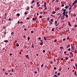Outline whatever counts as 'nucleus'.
Masks as SVG:
<instances>
[{
  "instance_id": "ea45409f",
  "label": "nucleus",
  "mask_w": 77,
  "mask_h": 77,
  "mask_svg": "<svg viewBox=\"0 0 77 77\" xmlns=\"http://www.w3.org/2000/svg\"><path fill=\"white\" fill-rule=\"evenodd\" d=\"M68 51H71V49L70 48H69L68 49Z\"/></svg>"
},
{
  "instance_id": "1a4fd4ad",
  "label": "nucleus",
  "mask_w": 77,
  "mask_h": 77,
  "mask_svg": "<svg viewBox=\"0 0 77 77\" xmlns=\"http://www.w3.org/2000/svg\"><path fill=\"white\" fill-rule=\"evenodd\" d=\"M32 20H33V21H35L36 20V19L35 18H32Z\"/></svg>"
},
{
  "instance_id": "a211bd4d",
  "label": "nucleus",
  "mask_w": 77,
  "mask_h": 77,
  "mask_svg": "<svg viewBox=\"0 0 77 77\" xmlns=\"http://www.w3.org/2000/svg\"><path fill=\"white\" fill-rule=\"evenodd\" d=\"M65 17H66L67 18H68V16L67 14H65Z\"/></svg>"
},
{
  "instance_id": "680f3d73",
  "label": "nucleus",
  "mask_w": 77,
  "mask_h": 77,
  "mask_svg": "<svg viewBox=\"0 0 77 77\" xmlns=\"http://www.w3.org/2000/svg\"><path fill=\"white\" fill-rule=\"evenodd\" d=\"M11 71L12 72H14V69H11Z\"/></svg>"
},
{
  "instance_id": "bb28decb",
  "label": "nucleus",
  "mask_w": 77,
  "mask_h": 77,
  "mask_svg": "<svg viewBox=\"0 0 77 77\" xmlns=\"http://www.w3.org/2000/svg\"><path fill=\"white\" fill-rule=\"evenodd\" d=\"M40 44L41 45H43V43H40Z\"/></svg>"
},
{
  "instance_id": "20e7f679",
  "label": "nucleus",
  "mask_w": 77,
  "mask_h": 77,
  "mask_svg": "<svg viewBox=\"0 0 77 77\" xmlns=\"http://www.w3.org/2000/svg\"><path fill=\"white\" fill-rule=\"evenodd\" d=\"M75 4H77V0H75V1L73 2Z\"/></svg>"
},
{
  "instance_id": "c85d7f7f",
  "label": "nucleus",
  "mask_w": 77,
  "mask_h": 77,
  "mask_svg": "<svg viewBox=\"0 0 77 77\" xmlns=\"http://www.w3.org/2000/svg\"><path fill=\"white\" fill-rule=\"evenodd\" d=\"M32 45V48H35V47H34V46H33V45Z\"/></svg>"
},
{
  "instance_id": "473e14b6",
  "label": "nucleus",
  "mask_w": 77,
  "mask_h": 77,
  "mask_svg": "<svg viewBox=\"0 0 77 77\" xmlns=\"http://www.w3.org/2000/svg\"><path fill=\"white\" fill-rule=\"evenodd\" d=\"M24 14L25 15H27V12H25L24 13Z\"/></svg>"
},
{
  "instance_id": "9d476101",
  "label": "nucleus",
  "mask_w": 77,
  "mask_h": 77,
  "mask_svg": "<svg viewBox=\"0 0 77 77\" xmlns=\"http://www.w3.org/2000/svg\"><path fill=\"white\" fill-rule=\"evenodd\" d=\"M27 39H28V41H29V40L30 39V37H28V38H27Z\"/></svg>"
},
{
  "instance_id": "0e129e2a",
  "label": "nucleus",
  "mask_w": 77,
  "mask_h": 77,
  "mask_svg": "<svg viewBox=\"0 0 77 77\" xmlns=\"http://www.w3.org/2000/svg\"><path fill=\"white\" fill-rule=\"evenodd\" d=\"M9 55H10V56H12V54L11 53L10 54H9Z\"/></svg>"
},
{
  "instance_id": "a18cd8bd",
  "label": "nucleus",
  "mask_w": 77,
  "mask_h": 77,
  "mask_svg": "<svg viewBox=\"0 0 77 77\" xmlns=\"http://www.w3.org/2000/svg\"><path fill=\"white\" fill-rule=\"evenodd\" d=\"M37 5V6L38 7H39V6H40V4H38V5Z\"/></svg>"
},
{
  "instance_id": "6e6552de",
  "label": "nucleus",
  "mask_w": 77,
  "mask_h": 77,
  "mask_svg": "<svg viewBox=\"0 0 77 77\" xmlns=\"http://www.w3.org/2000/svg\"><path fill=\"white\" fill-rule=\"evenodd\" d=\"M4 42H8V40H5L4 41Z\"/></svg>"
},
{
  "instance_id": "3c124183",
  "label": "nucleus",
  "mask_w": 77,
  "mask_h": 77,
  "mask_svg": "<svg viewBox=\"0 0 77 77\" xmlns=\"http://www.w3.org/2000/svg\"><path fill=\"white\" fill-rule=\"evenodd\" d=\"M41 37H39L38 38L39 40H41Z\"/></svg>"
},
{
  "instance_id": "4be33fe9",
  "label": "nucleus",
  "mask_w": 77,
  "mask_h": 77,
  "mask_svg": "<svg viewBox=\"0 0 77 77\" xmlns=\"http://www.w3.org/2000/svg\"><path fill=\"white\" fill-rule=\"evenodd\" d=\"M17 16H20V14L19 13H17Z\"/></svg>"
},
{
  "instance_id": "f03ea898",
  "label": "nucleus",
  "mask_w": 77,
  "mask_h": 77,
  "mask_svg": "<svg viewBox=\"0 0 77 77\" xmlns=\"http://www.w3.org/2000/svg\"><path fill=\"white\" fill-rule=\"evenodd\" d=\"M65 17V16H63L61 17V19L62 20H63V19H64V18Z\"/></svg>"
},
{
  "instance_id": "052dcab7",
  "label": "nucleus",
  "mask_w": 77,
  "mask_h": 77,
  "mask_svg": "<svg viewBox=\"0 0 77 77\" xmlns=\"http://www.w3.org/2000/svg\"><path fill=\"white\" fill-rule=\"evenodd\" d=\"M31 33H33V31H31Z\"/></svg>"
},
{
  "instance_id": "5fc2aeb1",
  "label": "nucleus",
  "mask_w": 77,
  "mask_h": 77,
  "mask_svg": "<svg viewBox=\"0 0 77 77\" xmlns=\"http://www.w3.org/2000/svg\"><path fill=\"white\" fill-rule=\"evenodd\" d=\"M57 72H55V74H57Z\"/></svg>"
},
{
  "instance_id": "e433bc0d",
  "label": "nucleus",
  "mask_w": 77,
  "mask_h": 77,
  "mask_svg": "<svg viewBox=\"0 0 77 77\" xmlns=\"http://www.w3.org/2000/svg\"><path fill=\"white\" fill-rule=\"evenodd\" d=\"M52 24H53V23L52 22H51L50 24V25H52Z\"/></svg>"
},
{
  "instance_id": "393cba45",
  "label": "nucleus",
  "mask_w": 77,
  "mask_h": 77,
  "mask_svg": "<svg viewBox=\"0 0 77 77\" xmlns=\"http://www.w3.org/2000/svg\"><path fill=\"white\" fill-rule=\"evenodd\" d=\"M42 16H39L40 18H42Z\"/></svg>"
},
{
  "instance_id": "338daca9",
  "label": "nucleus",
  "mask_w": 77,
  "mask_h": 77,
  "mask_svg": "<svg viewBox=\"0 0 77 77\" xmlns=\"http://www.w3.org/2000/svg\"><path fill=\"white\" fill-rule=\"evenodd\" d=\"M74 74H75V75H76V76H77V74H76V73H74Z\"/></svg>"
},
{
  "instance_id": "2eb2a0df",
  "label": "nucleus",
  "mask_w": 77,
  "mask_h": 77,
  "mask_svg": "<svg viewBox=\"0 0 77 77\" xmlns=\"http://www.w3.org/2000/svg\"><path fill=\"white\" fill-rule=\"evenodd\" d=\"M44 39L45 40V41L47 40V38H45V37H44Z\"/></svg>"
},
{
  "instance_id": "0eeeda50",
  "label": "nucleus",
  "mask_w": 77,
  "mask_h": 77,
  "mask_svg": "<svg viewBox=\"0 0 77 77\" xmlns=\"http://www.w3.org/2000/svg\"><path fill=\"white\" fill-rule=\"evenodd\" d=\"M71 11L69 10V15H70L71 14Z\"/></svg>"
},
{
  "instance_id": "72a5a7b5",
  "label": "nucleus",
  "mask_w": 77,
  "mask_h": 77,
  "mask_svg": "<svg viewBox=\"0 0 77 77\" xmlns=\"http://www.w3.org/2000/svg\"><path fill=\"white\" fill-rule=\"evenodd\" d=\"M60 49H63V47H60Z\"/></svg>"
},
{
  "instance_id": "423d86ee",
  "label": "nucleus",
  "mask_w": 77,
  "mask_h": 77,
  "mask_svg": "<svg viewBox=\"0 0 77 77\" xmlns=\"http://www.w3.org/2000/svg\"><path fill=\"white\" fill-rule=\"evenodd\" d=\"M26 58H27V59H29V55H27L26 56Z\"/></svg>"
},
{
  "instance_id": "f704fd0d",
  "label": "nucleus",
  "mask_w": 77,
  "mask_h": 77,
  "mask_svg": "<svg viewBox=\"0 0 77 77\" xmlns=\"http://www.w3.org/2000/svg\"><path fill=\"white\" fill-rule=\"evenodd\" d=\"M68 58L66 57V60H68Z\"/></svg>"
},
{
  "instance_id": "412c9836",
  "label": "nucleus",
  "mask_w": 77,
  "mask_h": 77,
  "mask_svg": "<svg viewBox=\"0 0 77 77\" xmlns=\"http://www.w3.org/2000/svg\"><path fill=\"white\" fill-rule=\"evenodd\" d=\"M6 15H7V14H6V13L5 14V18H6Z\"/></svg>"
},
{
  "instance_id": "13d9d810",
  "label": "nucleus",
  "mask_w": 77,
  "mask_h": 77,
  "mask_svg": "<svg viewBox=\"0 0 77 77\" xmlns=\"http://www.w3.org/2000/svg\"><path fill=\"white\" fill-rule=\"evenodd\" d=\"M68 12L67 11H66V14H68Z\"/></svg>"
},
{
  "instance_id": "603ef678",
  "label": "nucleus",
  "mask_w": 77,
  "mask_h": 77,
  "mask_svg": "<svg viewBox=\"0 0 77 77\" xmlns=\"http://www.w3.org/2000/svg\"><path fill=\"white\" fill-rule=\"evenodd\" d=\"M17 41L15 40L14 42V43H17Z\"/></svg>"
},
{
  "instance_id": "9b49d317",
  "label": "nucleus",
  "mask_w": 77,
  "mask_h": 77,
  "mask_svg": "<svg viewBox=\"0 0 77 77\" xmlns=\"http://www.w3.org/2000/svg\"><path fill=\"white\" fill-rule=\"evenodd\" d=\"M56 11H53L52 12L53 14H56Z\"/></svg>"
},
{
  "instance_id": "c756f323",
  "label": "nucleus",
  "mask_w": 77,
  "mask_h": 77,
  "mask_svg": "<svg viewBox=\"0 0 77 77\" xmlns=\"http://www.w3.org/2000/svg\"><path fill=\"white\" fill-rule=\"evenodd\" d=\"M43 53H45V50H43Z\"/></svg>"
},
{
  "instance_id": "aec40b11",
  "label": "nucleus",
  "mask_w": 77,
  "mask_h": 77,
  "mask_svg": "<svg viewBox=\"0 0 77 77\" xmlns=\"http://www.w3.org/2000/svg\"><path fill=\"white\" fill-rule=\"evenodd\" d=\"M66 9H64L63 10L64 12H66Z\"/></svg>"
},
{
  "instance_id": "c03bdc74",
  "label": "nucleus",
  "mask_w": 77,
  "mask_h": 77,
  "mask_svg": "<svg viewBox=\"0 0 77 77\" xmlns=\"http://www.w3.org/2000/svg\"><path fill=\"white\" fill-rule=\"evenodd\" d=\"M27 20H29L30 19V18L29 17H27L26 18Z\"/></svg>"
},
{
  "instance_id": "4d7b16f0",
  "label": "nucleus",
  "mask_w": 77,
  "mask_h": 77,
  "mask_svg": "<svg viewBox=\"0 0 77 77\" xmlns=\"http://www.w3.org/2000/svg\"><path fill=\"white\" fill-rule=\"evenodd\" d=\"M63 41H65V40H66V39H65V38H64L63 39Z\"/></svg>"
},
{
  "instance_id": "6ab92c4d",
  "label": "nucleus",
  "mask_w": 77,
  "mask_h": 77,
  "mask_svg": "<svg viewBox=\"0 0 77 77\" xmlns=\"http://www.w3.org/2000/svg\"><path fill=\"white\" fill-rule=\"evenodd\" d=\"M16 46L17 47H19V45L18 44V43L16 44Z\"/></svg>"
},
{
  "instance_id": "f8f14e48",
  "label": "nucleus",
  "mask_w": 77,
  "mask_h": 77,
  "mask_svg": "<svg viewBox=\"0 0 77 77\" xmlns=\"http://www.w3.org/2000/svg\"><path fill=\"white\" fill-rule=\"evenodd\" d=\"M63 16H65V12H63Z\"/></svg>"
},
{
  "instance_id": "8fccbe9b",
  "label": "nucleus",
  "mask_w": 77,
  "mask_h": 77,
  "mask_svg": "<svg viewBox=\"0 0 77 77\" xmlns=\"http://www.w3.org/2000/svg\"><path fill=\"white\" fill-rule=\"evenodd\" d=\"M11 35H14V33L13 32H12L11 33Z\"/></svg>"
},
{
  "instance_id": "5701e85b",
  "label": "nucleus",
  "mask_w": 77,
  "mask_h": 77,
  "mask_svg": "<svg viewBox=\"0 0 77 77\" xmlns=\"http://www.w3.org/2000/svg\"><path fill=\"white\" fill-rule=\"evenodd\" d=\"M74 4H75L74 2H73L72 4V6H74Z\"/></svg>"
},
{
  "instance_id": "7c9ffc66",
  "label": "nucleus",
  "mask_w": 77,
  "mask_h": 77,
  "mask_svg": "<svg viewBox=\"0 0 77 77\" xmlns=\"http://www.w3.org/2000/svg\"><path fill=\"white\" fill-rule=\"evenodd\" d=\"M62 15V14H60V13H58L57 14L58 15Z\"/></svg>"
},
{
  "instance_id": "774afa93",
  "label": "nucleus",
  "mask_w": 77,
  "mask_h": 77,
  "mask_svg": "<svg viewBox=\"0 0 77 77\" xmlns=\"http://www.w3.org/2000/svg\"><path fill=\"white\" fill-rule=\"evenodd\" d=\"M54 69H56V67H54Z\"/></svg>"
},
{
  "instance_id": "bf43d9fd",
  "label": "nucleus",
  "mask_w": 77,
  "mask_h": 77,
  "mask_svg": "<svg viewBox=\"0 0 77 77\" xmlns=\"http://www.w3.org/2000/svg\"><path fill=\"white\" fill-rule=\"evenodd\" d=\"M17 23L18 24H20V21H18L17 22Z\"/></svg>"
},
{
  "instance_id": "a878e982",
  "label": "nucleus",
  "mask_w": 77,
  "mask_h": 77,
  "mask_svg": "<svg viewBox=\"0 0 77 77\" xmlns=\"http://www.w3.org/2000/svg\"><path fill=\"white\" fill-rule=\"evenodd\" d=\"M57 21L56 20V21H55V24H57Z\"/></svg>"
},
{
  "instance_id": "4c0bfd02",
  "label": "nucleus",
  "mask_w": 77,
  "mask_h": 77,
  "mask_svg": "<svg viewBox=\"0 0 77 77\" xmlns=\"http://www.w3.org/2000/svg\"><path fill=\"white\" fill-rule=\"evenodd\" d=\"M50 63H51V64H53V62L52 61H51Z\"/></svg>"
},
{
  "instance_id": "a19ab883",
  "label": "nucleus",
  "mask_w": 77,
  "mask_h": 77,
  "mask_svg": "<svg viewBox=\"0 0 77 77\" xmlns=\"http://www.w3.org/2000/svg\"><path fill=\"white\" fill-rule=\"evenodd\" d=\"M59 25V23H57V24L55 25L56 26H57Z\"/></svg>"
},
{
  "instance_id": "6e6d98bb",
  "label": "nucleus",
  "mask_w": 77,
  "mask_h": 77,
  "mask_svg": "<svg viewBox=\"0 0 77 77\" xmlns=\"http://www.w3.org/2000/svg\"><path fill=\"white\" fill-rule=\"evenodd\" d=\"M77 25L76 24L75 25V27H77Z\"/></svg>"
},
{
  "instance_id": "09e8293b",
  "label": "nucleus",
  "mask_w": 77,
  "mask_h": 77,
  "mask_svg": "<svg viewBox=\"0 0 77 77\" xmlns=\"http://www.w3.org/2000/svg\"><path fill=\"white\" fill-rule=\"evenodd\" d=\"M67 40H69V38L67 37Z\"/></svg>"
},
{
  "instance_id": "b1692460",
  "label": "nucleus",
  "mask_w": 77,
  "mask_h": 77,
  "mask_svg": "<svg viewBox=\"0 0 77 77\" xmlns=\"http://www.w3.org/2000/svg\"><path fill=\"white\" fill-rule=\"evenodd\" d=\"M54 76L55 77H58V76H57V75H54Z\"/></svg>"
},
{
  "instance_id": "58836bf2",
  "label": "nucleus",
  "mask_w": 77,
  "mask_h": 77,
  "mask_svg": "<svg viewBox=\"0 0 77 77\" xmlns=\"http://www.w3.org/2000/svg\"><path fill=\"white\" fill-rule=\"evenodd\" d=\"M32 3H35V1H34V0H33V1H32Z\"/></svg>"
},
{
  "instance_id": "864d4df0",
  "label": "nucleus",
  "mask_w": 77,
  "mask_h": 77,
  "mask_svg": "<svg viewBox=\"0 0 77 77\" xmlns=\"http://www.w3.org/2000/svg\"><path fill=\"white\" fill-rule=\"evenodd\" d=\"M36 4L37 5H39V2H37Z\"/></svg>"
},
{
  "instance_id": "79ce46f5",
  "label": "nucleus",
  "mask_w": 77,
  "mask_h": 77,
  "mask_svg": "<svg viewBox=\"0 0 77 77\" xmlns=\"http://www.w3.org/2000/svg\"><path fill=\"white\" fill-rule=\"evenodd\" d=\"M69 10H71V7H69Z\"/></svg>"
},
{
  "instance_id": "69168bd1",
  "label": "nucleus",
  "mask_w": 77,
  "mask_h": 77,
  "mask_svg": "<svg viewBox=\"0 0 77 77\" xmlns=\"http://www.w3.org/2000/svg\"><path fill=\"white\" fill-rule=\"evenodd\" d=\"M23 38H25V39H26V36L24 35Z\"/></svg>"
},
{
  "instance_id": "de8ad7c7",
  "label": "nucleus",
  "mask_w": 77,
  "mask_h": 77,
  "mask_svg": "<svg viewBox=\"0 0 77 77\" xmlns=\"http://www.w3.org/2000/svg\"><path fill=\"white\" fill-rule=\"evenodd\" d=\"M47 20H48V21H49V20H50V19H49V17H48V18H47Z\"/></svg>"
},
{
  "instance_id": "cd10ccee",
  "label": "nucleus",
  "mask_w": 77,
  "mask_h": 77,
  "mask_svg": "<svg viewBox=\"0 0 77 77\" xmlns=\"http://www.w3.org/2000/svg\"><path fill=\"white\" fill-rule=\"evenodd\" d=\"M61 70H62V68H60L59 69V71H61Z\"/></svg>"
},
{
  "instance_id": "49530a36",
  "label": "nucleus",
  "mask_w": 77,
  "mask_h": 77,
  "mask_svg": "<svg viewBox=\"0 0 77 77\" xmlns=\"http://www.w3.org/2000/svg\"><path fill=\"white\" fill-rule=\"evenodd\" d=\"M43 66H44V65L43 64H42L41 66V67H43Z\"/></svg>"
},
{
  "instance_id": "c9c22d12",
  "label": "nucleus",
  "mask_w": 77,
  "mask_h": 77,
  "mask_svg": "<svg viewBox=\"0 0 77 77\" xmlns=\"http://www.w3.org/2000/svg\"><path fill=\"white\" fill-rule=\"evenodd\" d=\"M60 75V73H58L57 75Z\"/></svg>"
},
{
  "instance_id": "7ed1b4c3",
  "label": "nucleus",
  "mask_w": 77,
  "mask_h": 77,
  "mask_svg": "<svg viewBox=\"0 0 77 77\" xmlns=\"http://www.w3.org/2000/svg\"><path fill=\"white\" fill-rule=\"evenodd\" d=\"M47 5V3L45 2H44V6H45V7H46V5Z\"/></svg>"
},
{
  "instance_id": "dca6fc26",
  "label": "nucleus",
  "mask_w": 77,
  "mask_h": 77,
  "mask_svg": "<svg viewBox=\"0 0 77 77\" xmlns=\"http://www.w3.org/2000/svg\"><path fill=\"white\" fill-rule=\"evenodd\" d=\"M52 32H54V28H53L52 29Z\"/></svg>"
},
{
  "instance_id": "4468645a",
  "label": "nucleus",
  "mask_w": 77,
  "mask_h": 77,
  "mask_svg": "<svg viewBox=\"0 0 77 77\" xmlns=\"http://www.w3.org/2000/svg\"><path fill=\"white\" fill-rule=\"evenodd\" d=\"M69 47H70V45H68V46H67V48H69Z\"/></svg>"
},
{
  "instance_id": "ddd939ff",
  "label": "nucleus",
  "mask_w": 77,
  "mask_h": 77,
  "mask_svg": "<svg viewBox=\"0 0 77 77\" xmlns=\"http://www.w3.org/2000/svg\"><path fill=\"white\" fill-rule=\"evenodd\" d=\"M69 6H70V7H71V8H72V5H71V4H69Z\"/></svg>"
},
{
  "instance_id": "f257e3e1",
  "label": "nucleus",
  "mask_w": 77,
  "mask_h": 77,
  "mask_svg": "<svg viewBox=\"0 0 77 77\" xmlns=\"http://www.w3.org/2000/svg\"><path fill=\"white\" fill-rule=\"evenodd\" d=\"M75 46H73L72 47V50H75Z\"/></svg>"
},
{
  "instance_id": "2f4dec72",
  "label": "nucleus",
  "mask_w": 77,
  "mask_h": 77,
  "mask_svg": "<svg viewBox=\"0 0 77 77\" xmlns=\"http://www.w3.org/2000/svg\"><path fill=\"white\" fill-rule=\"evenodd\" d=\"M51 21H52V22H53V19H51Z\"/></svg>"
},
{
  "instance_id": "e2e57ef3",
  "label": "nucleus",
  "mask_w": 77,
  "mask_h": 77,
  "mask_svg": "<svg viewBox=\"0 0 77 77\" xmlns=\"http://www.w3.org/2000/svg\"><path fill=\"white\" fill-rule=\"evenodd\" d=\"M29 8H28L26 9V10L27 11V10H29Z\"/></svg>"
},
{
  "instance_id": "39448f33",
  "label": "nucleus",
  "mask_w": 77,
  "mask_h": 77,
  "mask_svg": "<svg viewBox=\"0 0 77 77\" xmlns=\"http://www.w3.org/2000/svg\"><path fill=\"white\" fill-rule=\"evenodd\" d=\"M68 23L69 24V27H71V23H70V22H69V21H68Z\"/></svg>"
},
{
  "instance_id": "37998d69",
  "label": "nucleus",
  "mask_w": 77,
  "mask_h": 77,
  "mask_svg": "<svg viewBox=\"0 0 77 77\" xmlns=\"http://www.w3.org/2000/svg\"><path fill=\"white\" fill-rule=\"evenodd\" d=\"M54 42H57V40L56 39L54 41Z\"/></svg>"
},
{
  "instance_id": "f3484780",
  "label": "nucleus",
  "mask_w": 77,
  "mask_h": 77,
  "mask_svg": "<svg viewBox=\"0 0 77 77\" xmlns=\"http://www.w3.org/2000/svg\"><path fill=\"white\" fill-rule=\"evenodd\" d=\"M68 5H67L65 7V8H66V9H68Z\"/></svg>"
}]
</instances>
